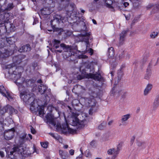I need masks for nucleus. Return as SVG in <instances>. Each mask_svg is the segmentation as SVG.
<instances>
[{
    "instance_id": "3",
    "label": "nucleus",
    "mask_w": 159,
    "mask_h": 159,
    "mask_svg": "<svg viewBox=\"0 0 159 159\" xmlns=\"http://www.w3.org/2000/svg\"><path fill=\"white\" fill-rule=\"evenodd\" d=\"M85 104L88 107H90L89 113L90 115H92L93 112H96L98 109V106L96 105L97 102L95 97L90 95L88 98H84Z\"/></svg>"
},
{
    "instance_id": "9",
    "label": "nucleus",
    "mask_w": 159,
    "mask_h": 159,
    "mask_svg": "<svg viewBox=\"0 0 159 159\" xmlns=\"http://www.w3.org/2000/svg\"><path fill=\"white\" fill-rule=\"evenodd\" d=\"M156 61L154 59H152L151 62L149 64L147 69L146 74L144 76V79L148 80L151 75V71L150 69L151 66H155L156 65Z\"/></svg>"
},
{
    "instance_id": "10",
    "label": "nucleus",
    "mask_w": 159,
    "mask_h": 159,
    "mask_svg": "<svg viewBox=\"0 0 159 159\" xmlns=\"http://www.w3.org/2000/svg\"><path fill=\"white\" fill-rule=\"evenodd\" d=\"M65 55L67 56L66 57L67 60L69 61L75 62L77 60V55L75 52H71V51L66 52Z\"/></svg>"
},
{
    "instance_id": "42",
    "label": "nucleus",
    "mask_w": 159,
    "mask_h": 159,
    "mask_svg": "<svg viewBox=\"0 0 159 159\" xmlns=\"http://www.w3.org/2000/svg\"><path fill=\"white\" fill-rule=\"evenodd\" d=\"M158 34L157 32H153L150 34V37L153 38H154L157 36Z\"/></svg>"
},
{
    "instance_id": "61",
    "label": "nucleus",
    "mask_w": 159,
    "mask_h": 159,
    "mask_svg": "<svg viewBox=\"0 0 159 159\" xmlns=\"http://www.w3.org/2000/svg\"><path fill=\"white\" fill-rule=\"evenodd\" d=\"M0 156L1 157H4V154L3 152L0 151Z\"/></svg>"
},
{
    "instance_id": "2",
    "label": "nucleus",
    "mask_w": 159,
    "mask_h": 159,
    "mask_svg": "<svg viewBox=\"0 0 159 159\" xmlns=\"http://www.w3.org/2000/svg\"><path fill=\"white\" fill-rule=\"evenodd\" d=\"M5 68L8 69V72L11 74L15 80H18L21 76L23 71V68L21 67H16L13 64L6 65Z\"/></svg>"
},
{
    "instance_id": "59",
    "label": "nucleus",
    "mask_w": 159,
    "mask_h": 159,
    "mask_svg": "<svg viewBox=\"0 0 159 159\" xmlns=\"http://www.w3.org/2000/svg\"><path fill=\"white\" fill-rule=\"evenodd\" d=\"M129 4V3L127 2H124L123 3V5L125 7H127Z\"/></svg>"
},
{
    "instance_id": "33",
    "label": "nucleus",
    "mask_w": 159,
    "mask_h": 159,
    "mask_svg": "<svg viewBox=\"0 0 159 159\" xmlns=\"http://www.w3.org/2000/svg\"><path fill=\"white\" fill-rule=\"evenodd\" d=\"M49 134L51 136L57 140H58L60 139V136L57 134H55L54 133H50Z\"/></svg>"
},
{
    "instance_id": "41",
    "label": "nucleus",
    "mask_w": 159,
    "mask_h": 159,
    "mask_svg": "<svg viewBox=\"0 0 159 159\" xmlns=\"http://www.w3.org/2000/svg\"><path fill=\"white\" fill-rule=\"evenodd\" d=\"M106 124L105 123L101 124L98 126V128L99 129L102 130L105 127Z\"/></svg>"
},
{
    "instance_id": "32",
    "label": "nucleus",
    "mask_w": 159,
    "mask_h": 159,
    "mask_svg": "<svg viewBox=\"0 0 159 159\" xmlns=\"http://www.w3.org/2000/svg\"><path fill=\"white\" fill-rule=\"evenodd\" d=\"M83 34H80L79 35L77 36L75 38V40L77 42H82V40L83 39Z\"/></svg>"
},
{
    "instance_id": "58",
    "label": "nucleus",
    "mask_w": 159,
    "mask_h": 159,
    "mask_svg": "<svg viewBox=\"0 0 159 159\" xmlns=\"http://www.w3.org/2000/svg\"><path fill=\"white\" fill-rule=\"evenodd\" d=\"M135 139V137L134 136H133L132 137V138L131 139L130 142L132 144H133V143Z\"/></svg>"
},
{
    "instance_id": "51",
    "label": "nucleus",
    "mask_w": 159,
    "mask_h": 159,
    "mask_svg": "<svg viewBox=\"0 0 159 159\" xmlns=\"http://www.w3.org/2000/svg\"><path fill=\"white\" fill-rule=\"evenodd\" d=\"M72 34V32L71 31H67L66 32V34L67 36H70Z\"/></svg>"
},
{
    "instance_id": "26",
    "label": "nucleus",
    "mask_w": 159,
    "mask_h": 159,
    "mask_svg": "<svg viewBox=\"0 0 159 159\" xmlns=\"http://www.w3.org/2000/svg\"><path fill=\"white\" fill-rule=\"evenodd\" d=\"M72 124L73 126H76L78 125H81V122L79 121V120L78 118H74L73 119Z\"/></svg>"
},
{
    "instance_id": "30",
    "label": "nucleus",
    "mask_w": 159,
    "mask_h": 159,
    "mask_svg": "<svg viewBox=\"0 0 159 159\" xmlns=\"http://www.w3.org/2000/svg\"><path fill=\"white\" fill-rule=\"evenodd\" d=\"M46 118L48 122L54 119L53 116L51 114L49 113L47 114L46 116Z\"/></svg>"
},
{
    "instance_id": "64",
    "label": "nucleus",
    "mask_w": 159,
    "mask_h": 159,
    "mask_svg": "<svg viewBox=\"0 0 159 159\" xmlns=\"http://www.w3.org/2000/svg\"><path fill=\"white\" fill-rule=\"evenodd\" d=\"M53 47L56 49L58 48L59 47V45L57 44H54Z\"/></svg>"
},
{
    "instance_id": "43",
    "label": "nucleus",
    "mask_w": 159,
    "mask_h": 159,
    "mask_svg": "<svg viewBox=\"0 0 159 159\" xmlns=\"http://www.w3.org/2000/svg\"><path fill=\"white\" fill-rule=\"evenodd\" d=\"M77 58L79 59L87 58H88V57L86 55L81 54L77 56Z\"/></svg>"
},
{
    "instance_id": "52",
    "label": "nucleus",
    "mask_w": 159,
    "mask_h": 159,
    "mask_svg": "<svg viewBox=\"0 0 159 159\" xmlns=\"http://www.w3.org/2000/svg\"><path fill=\"white\" fill-rule=\"evenodd\" d=\"M60 43V40L57 39H54V44L59 45Z\"/></svg>"
},
{
    "instance_id": "15",
    "label": "nucleus",
    "mask_w": 159,
    "mask_h": 159,
    "mask_svg": "<svg viewBox=\"0 0 159 159\" xmlns=\"http://www.w3.org/2000/svg\"><path fill=\"white\" fill-rule=\"evenodd\" d=\"M90 32H86L83 35L82 42H84L85 43L87 46L89 44V40L90 39Z\"/></svg>"
},
{
    "instance_id": "63",
    "label": "nucleus",
    "mask_w": 159,
    "mask_h": 159,
    "mask_svg": "<svg viewBox=\"0 0 159 159\" xmlns=\"http://www.w3.org/2000/svg\"><path fill=\"white\" fill-rule=\"evenodd\" d=\"M82 155H80L78 157H77L76 159H82Z\"/></svg>"
},
{
    "instance_id": "57",
    "label": "nucleus",
    "mask_w": 159,
    "mask_h": 159,
    "mask_svg": "<svg viewBox=\"0 0 159 159\" xmlns=\"http://www.w3.org/2000/svg\"><path fill=\"white\" fill-rule=\"evenodd\" d=\"M26 137V134H24L22 136H21L20 137V138L22 139H25Z\"/></svg>"
},
{
    "instance_id": "56",
    "label": "nucleus",
    "mask_w": 159,
    "mask_h": 159,
    "mask_svg": "<svg viewBox=\"0 0 159 159\" xmlns=\"http://www.w3.org/2000/svg\"><path fill=\"white\" fill-rule=\"evenodd\" d=\"M86 70L85 69H83L82 70V73L85 75V77L86 75L88 74L86 72Z\"/></svg>"
},
{
    "instance_id": "8",
    "label": "nucleus",
    "mask_w": 159,
    "mask_h": 159,
    "mask_svg": "<svg viewBox=\"0 0 159 159\" xmlns=\"http://www.w3.org/2000/svg\"><path fill=\"white\" fill-rule=\"evenodd\" d=\"M20 92V96L21 98L24 96L23 100L25 102L28 101L31 98L32 93L29 91L28 90H22V91H19Z\"/></svg>"
},
{
    "instance_id": "34",
    "label": "nucleus",
    "mask_w": 159,
    "mask_h": 159,
    "mask_svg": "<svg viewBox=\"0 0 159 159\" xmlns=\"http://www.w3.org/2000/svg\"><path fill=\"white\" fill-rule=\"evenodd\" d=\"M6 91V89L3 86H0V93H1L2 95L5 96V93H4Z\"/></svg>"
},
{
    "instance_id": "31",
    "label": "nucleus",
    "mask_w": 159,
    "mask_h": 159,
    "mask_svg": "<svg viewBox=\"0 0 159 159\" xmlns=\"http://www.w3.org/2000/svg\"><path fill=\"white\" fill-rule=\"evenodd\" d=\"M42 16L46 15L48 14L47 12L48 9L47 8H43L40 10Z\"/></svg>"
},
{
    "instance_id": "12",
    "label": "nucleus",
    "mask_w": 159,
    "mask_h": 159,
    "mask_svg": "<svg viewBox=\"0 0 159 159\" xmlns=\"http://www.w3.org/2000/svg\"><path fill=\"white\" fill-rule=\"evenodd\" d=\"M6 0H0V13L2 12L3 10L2 8V3H4L6 2ZM0 21L1 23H5L6 22V18L4 14H1L0 15Z\"/></svg>"
},
{
    "instance_id": "17",
    "label": "nucleus",
    "mask_w": 159,
    "mask_h": 159,
    "mask_svg": "<svg viewBox=\"0 0 159 159\" xmlns=\"http://www.w3.org/2000/svg\"><path fill=\"white\" fill-rule=\"evenodd\" d=\"M22 56L23 55L21 54L16 56L13 57V60L17 64L20 63L23 58Z\"/></svg>"
},
{
    "instance_id": "29",
    "label": "nucleus",
    "mask_w": 159,
    "mask_h": 159,
    "mask_svg": "<svg viewBox=\"0 0 159 159\" xmlns=\"http://www.w3.org/2000/svg\"><path fill=\"white\" fill-rule=\"evenodd\" d=\"M6 94L5 93V96L3 95V96L6 97L7 98L8 100H12L13 99V97L10 94L9 92L7 91L6 90Z\"/></svg>"
},
{
    "instance_id": "21",
    "label": "nucleus",
    "mask_w": 159,
    "mask_h": 159,
    "mask_svg": "<svg viewBox=\"0 0 159 159\" xmlns=\"http://www.w3.org/2000/svg\"><path fill=\"white\" fill-rule=\"evenodd\" d=\"M152 85L151 84H148L144 91V95H147L152 89Z\"/></svg>"
},
{
    "instance_id": "23",
    "label": "nucleus",
    "mask_w": 159,
    "mask_h": 159,
    "mask_svg": "<svg viewBox=\"0 0 159 159\" xmlns=\"http://www.w3.org/2000/svg\"><path fill=\"white\" fill-rule=\"evenodd\" d=\"M69 127V126L67 123L62 124L61 127L62 132L65 134H66L67 133V130L68 128Z\"/></svg>"
},
{
    "instance_id": "44",
    "label": "nucleus",
    "mask_w": 159,
    "mask_h": 159,
    "mask_svg": "<svg viewBox=\"0 0 159 159\" xmlns=\"http://www.w3.org/2000/svg\"><path fill=\"white\" fill-rule=\"evenodd\" d=\"M19 146H14L12 148L13 151L14 152H18V151L19 150Z\"/></svg>"
},
{
    "instance_id": "38",
    "label": "nucleus",
    "mask_w": 159,
    "mask_h": 159,
    "mask_svg": "<svg viewBox=\"0 0 159 159\" xmlns=\"http://www.w3.org/2000/svg\"><path fill=\"white\" fill-rule=\"evenodd\" d=\"M18 153L21 155L24 154H25V150L24 148L19 146V150L18 151Z\"/></svg>"
},
{
    "instance_id": "46",
    "label": "nucleus",
    "mask_w": 159,
    "mask_h": 159,
    "mask_svg": "<svg viewBox=\"0 0 159 159\" xmlns=\"http://www.w3.org/2000/svg\"><path fill=\"white\" fill-rule=\"evenodd\" d=\"M137 145L139 146H142L143 145H144L145 143L144 142L138 141L137 143Z\"/></svg>"
},
{
    "instance_id": "18",
    "label": "nucleus",
    "mask_w": 159,
    "mask_h": 159,
    "mask_svg": "<svg viewBox=\"0 0 159 159\" xmlns=\"http://www.w3.org/2000/svg\"><path fill=\"white\" fill-rule=\"evenodd\" d=\"M159 106V95H157L156 97L153 104V108L154 110L156 109Z\"/></svg>"
},
{
    "instance_id": "53",
    "label": "nucleus",
    "mask_w": 159,
    "mask_h": 159,
    "mask_svg": "<svg viewBox=\"0 0 159 159\" xmlns=\"http://www.w3.org/2000/svg\"><path fill=\"white\" fill-rule=\"evenodd\" d=\"M88 51H89V52L90 53L91 55L93 54V50L92 48H89L88 50Z\"/></svg>"
},
{
    "instance_id": "25",
    "label": "nucleus",
    "mask_w": 159,
    "mask_h": 159,
    "mask_svg": "<svg viewBox=\"0 0 159 159\" xmlns=\"http://www.w3.org/2000/svg\"><path fill=\"white\" fill-rule=\"evenodd\" d=\"M15 153L13 151H10V152H7V156L11 159H14L15 158Z\"/></svg>"
},
{
    "instance_id": "11",
    "label": "nucleus",
    "mask_w": 159,
    "mask_h": 159,
    "mask_svg": "<svg viewBox=\"0 0 159 159\" xmlns=\"http://www.w3.org/2000/svg\"><path fill=\"white\" fill-rule=\"evenodd\" d=\"M94 73H89L87 74L86 75L85 78L88 79H92L95 80L100 81L102 78V76L99 73L97 74V72H96V74H93Z\"/></svg>"
},
{
    "instance_id": "40",
    "label": "nucleus",
    "mask_w": 159,
    "mask_h": 159,
    "mask_svg": "<svg viewBox=\"0 0 159 159\" xmlns=\"http://www.w3.org/2000/svg\"><path fill=\"white\" fill-rule=\"evenodd\" d=\"M117 74L118 79L120 78L123 75L122 69H120L118 70Z\"/></svg>"
},
{
    "instance_id": "37",
    "label": "nucleus",
    "mask_w": 159,
    "mask_h": 159,
    "mask_svg": "<svg viewBox=\"0 0 159 159\" xmlns=\"http://www.w3.org/2000/svg\"><path fill=\"white\" fill-rule=\"evenodd\" d=\"M13 3H9L6 8V10L7 11H10L13 9Z\"/></svg>"
},
{
    "instance_id": "20",
    "label": "nucleus",
    "mask_w": 159,
    "mask_h": 159,
    "mask_svg": "<svg viewBox=\"0 0 159 159\" xmlns=\"http://www.w3.org/2000/svg\"><path fill=\"white\" fill-rule=\"evenodd\" d=\"M115 53V51L112 47H111L108 48L107 54L108 57H114Z\"/></svg>"
},
{
    "instance_id": "49",
    "label": "nucleus",
    "mask_w": 159,
    "mask_h": 159,
    "mask_svg": "<svg viewBox=\"0 0 159 159\" xmlns=\"http://www.w3.org/2000/svg\"><path fill=\"white\" fill-rule=\"evenodd\" d=\"M2 39H0V48L3 47L5 45V43L2 41Z\"/></svg>"
},
{
    "instance_id": "50",
    "label": "nucleus",
    "mask_w": 159,
    "mask_h": 159,
    "mask_svg": "<svg viewBox=\"0 0 159 159\" xmlns=\"http://www.w3.org/2000/svg\"><path fill=\"white\" fill-rule=\"evenodd\" d=\"M30 129L31 133L32 134H34L36 133V131L35 129H34L32 126L31 127Z\"/></svg>"
},
{
    "instance_id": "24",
    "label": "nucleus",
    "mask_w": 159,
    "mask_h": 159,
    "mask_svg": "<svg viewBox=\"0 0 159 159\" xmlns=\"http://www.w3.org/2000/svg\"><path fill=\"white\" fill-rule=\"evenodd\" d=\"M6 40L7 43L10 45L12 44L15 42V37H14L7 38Z\"/></svg>"
},
{
    "instance_id": "35",
    "label": "nucleus",
    "mask_w": 159,
    "mask_h": 159,
    "mask_svg": "<svg viewBox=\"0 0 159 159\" xmlns=\"http://www.w3.org/2000/svg\"><path fill=\"white\" fill-rule=\"evenodd\" d=\"M40 144L42 147L45 148H47L48 147L49 144L48 142H40Z\"/></svg>"
},
{
    "instance_id": "16",
    "label": "nucleus",
    "mask_w": 159,
    "mask_h": 159,
    "mask_svg": "<svg viewBox=\"0 0 159 159\" xmlns=\"http://www.w3.org/2000/svg\"><path fill=\"white\" fill-rule=\"evenodd\" d=\"M119 151V149L117 147V150H116L114 148L109 149L107 151V153L108 154L110 155L113 154L114 155L113 157H115V156L116 157V155L118 154Z\"/></svg>"
},
{
    "instance_id": "4",
    "label": "nucleus",
    "mask_w": 159,
    "mask_h": 159,
    "mask_svg": "<svg viewBox=\"0 0 159 159\" xmlns=\"http://www.w3.org/2000/svg\"><path fill=\"white\" fill-rule=\"evenodd\" d=\"M64 17H63L61 15L58 14H56L53 16V19L51 20L50 23L52 29H47L48 31H53V32H58L60 30V29L56 27L55 25H53V22L55 21L58 24H59L61 21L63 22V20L64 19Z\"/></svg>"
},
{
    "instance_id": "36",
    "label": "nucleus",
    "mask_w": 159,
    "mask_h": 159,
    "mask_svg": "<svg viewBox=\"0 0 159 159\" xmlns=\"http://www.w3.org/2000/svg\"><path fill=\"white\" fill-rule=\"evenodd\" d=\"M91 64H89L87 65L86 68L87 69H90V70L89 71V72L92 73H94L95 72L94 68H92L91 69Z\"/></svg>"
},
{
    "instance_id": "14",
    "label": "nucleus",
    "mask_w": 159,
    "mask_h": 159,
    "mask_svg": "<svg viewBox=\"0 0 159 159\" xmlns=\"http://www.w3.org/2000/svg\"><path fill=\"white\" fill-rule=\"evenodd\" d=\"M31 49L30 45L29 44H27L20 47L18 51L20 52H28L31 50Z\"/></svg>"
},
{
    "instance_id": "5",
    "label": "nucleus",
    "mask_w": 159,
    "mask_h": 159,
    "mask_svg": "<svg viewBox=\"0 0 159 159\" xmlns=\"http://www.w3.org/2000/svg\"><path fill=\"white\" fill-rule=\"evenodd\" d=\"M48 87L45 85H43L42 84H41L38 87V92L41 94H44L45 92L46 93L45 94V99L46 100H48V101H50V98L48 95H51V89H47ZM47 102V100H46L45 104Z\"/></svg>"
},
{
    "instance_id": "27",
    "label": "nucleus",
    "mask_w": 159,
    "mask_h": 159,
    "mask_svg": "<svg viewBox=\"0 0 159 159\" xmlns=\"http://www.w3.org/2000/svg\"><path fill=\"white\" fill-rule=\"evenodd\" d=\"M60 46L64 50H65L66 52H68V51L70 50V48L69 46H67L64 43H61Z\"/></svg>"
},
{
    "instance_id": "45",
    "label": "nucleus",
    "mask_w": 159,
    "mask_h": 159,
    "mask_svg": "<svg viewBox=\"0 0 159 159\" xmlns=\"http://www.w3.org/2000/svg\"><path fill=\"white\" fill-rule=\"evenodd\" d=\"M84 155L87 157H89L91 156V153L89 150H86L84 153Z\"/></svg>"
},
{
    "instance_id": "22",
    "label": "nucleus",
    "mask_w": 159,
    "mask_h": 159,
    "mask_svg": "<svg viewBox=\"0 0 159 159\" xmlns=\"http://www.w3.org/2000/svg\"><path fill=\"white\" fill-rule=\"evenodd\" d=\"M10 55V52L7 50L5 52L3 53H2L0 54V59H5L6 58L8 57Z\"/></svg>"
},
{
    "instance_id": "39",
    "label": "nucleus",
    "mask_w": 159,
    "mask_h": 159,
    "mask_svg": "<svg viewBox=\"0 0 159 159\" xmlns=\"http://www.w3.org/2000/svg\"><path fill=\"white\" fill-rule=\"evenodd\" d=\"M67 131V132H68L69 133L71 134H74L75 133L76 131L75 130L70 128L69 127L68 128Z\"/></svg>"
},
{
    "instance_id": "55",
    "label": "nucleus",
    "mask_w": 159,
    "mask_h": 159,
    "mask_svg": "<svg viewBox=\"0 0 159 159\" xmlns=\"http://www.w3.org/2000/svg\"><path fill=\"white\" fill-rule=\"evenodd\" d=\"M95 140H93L91 141L90 143V144L92 146H94L95 144Z\"/></svg>"
},
{
    "instance_id": "6",
    "label": "nucleus",
    "mask_w": 159,
    "mask_h": 159,
    "mask_svg": "<svg viewBox=\"0 0 159 159\" xmlns=\"http://www.w3.org/2000/svg\"><path fill=\"white\" fill-rule=\"evenodd\" d=\"M15 129L14 128L8 130H6L4 133V139L7 140H9L13 138L14 136Z\"/></svg>"
},
{
    "instance_id": "60",
    "label": "nucleus",
    "mask_w": 159,
    "mask_h": 159,
    "mask_svg": "<svg viewBox=\"0 0 159 159\" xmlns=\"http://www.w3.org/2000/svg\"><path fill=\"white\" fill-rule=\"evenodd\" d=\"M72 114V116L73 117H74V118H77L78 115L76 113L73 112Z\"/></svg>"
},
{
    "instance_id": "54",
    "label": "nucleus",
    "mask_w": 159,
    "mask_h": 159,
    "mask_svg": "<svg viewBox=\"0 0 159 159\" xmlns=\"http://www.w3.org/2000/svg\"><path fill=\"white\" fill-rule=\"evenodd\" d=\"M69 153L71 155H73L74 153V151L73 149H71L69 151Z\"/></svg>"
},
{
    "instance_id": "19",
    "label": "nucleus",
    "mask_w": 159,
    "mask_h": 159,
    "mask_svg": "<svg viewBox=\"0 0 159 159\" xmlns=\"http://www.w3.org/2000/svg\"><path fill=\"white\" fill-rule=\"evenodd\" d=\"M39 108H38L37 111L39 112V114L40 116H44V105L39 106Z\"/></svg>"
},
{
    "instance_id": "28",
    "label": "nucleus",
    "mask_w": 159,
    "mask_h": 159,
    "mask_svg": "<svg viewBox=\"0 0 159 159\" xmlns=\"http://www.w3.org/2000/svg\"><path fill=\"white\" fill-rule=\"evenodd\" d=\"M130 117V115L129 114H127L124 115L122 116L121 119L122 122H124L127 120Z\"/></svg>"
},
{
    "instance_id": "7",
    "label": "nucleus",
    "mask_w": 159,
    "mask_h": 159,
    "mask_svg": "<svg viewBox=\"0 0 159 159\" xmlns=\"http://www.w3.org/2000/svg\"><path fill=\"white\" fill-rule=\"evenodd\" d=\"M16 110L11 106L7 105L2 108L0 111V114L2 115H3L5 113L8 112L9 114L11 115L15 112Z\"/></svg>"
},
{
    "instance_id": "48",
    "label": "nucleus",
    "mask_w": 159,
    "mask_h": 159,
    "mask_svg": "<svg viewBox=\"0 0 159 159\" xmlns=\"http://www.w3.org/2000/svg\"><path fill=\"white\" fill-rule=\"evenodd\" d=\"M64 151L62 150H60L59 151V154L61 157L63 159H66L65 158H63Z\"/></svg>"
},
{
    "instance_id": "1",
    "label": "nucleus",
    "mask_w": 159,
    "mask_h": 159,
    "mask_svg": "<svg viewBox=\"0 0 159 159\" xmlns=\"http://www.w3.org/2000/svg\"><path fill=\"white\" fill-rule=\"evenodd\" d=\"M18 79V80H15V83L18 86L19 91H22V90H26L25 87L28 89H31V90L33 91L34 89L36 87L35 84V80L31 79H26L24 77H21Z\"/></svg>"
},
{
    "instance_id": "13",
    "label": "nucleus",
    "mask_w": 159,
    "mask_h": 159,
    "mask_svg": "<svg viewBox=\"0 0 159 159\" xmlns=\"http://www.w3.org/2000/svg\"><path fill=\"white\" fill-rule=\"evenodd\" d=\"M129 31V30L127 29L126 30L123 31L120 34V39L119 44L120 45L123 44L125 40V37L127 35V33Z\"/></svg>"
},
{
    "instance_id": "62",
    "label": "nucleus",
    "mask_w": 159,
    "mask_h": 159,
    "mask_svg": "<svg viewBox=\"0 0 159 159\" xmlns=\"http://www.w3.org/2000/svg\"><path fill=\"white\" fill-rule=\"evenodd\" d=\"M153 7V5L151 4H150L148 5L147 7L148 9H149V8H150L151 7Z\"/></svg>"
},
{
    "instance_id": "47",
    "label": "nucleus",
    "mask_w": 159,
    "mask_h": 159,
    "mask_svg": "<svg viewBox=\"0 0 159 159\" xmlns=\"http://www.w3.org/2000/svg\"><path fill=\"white\" fill-rule=\"evenodd\" d=\"M48 123H49V124H51L54 126H55L56 125V122L54 119L49 122Z\"/></svg>"
}]
</instances>
